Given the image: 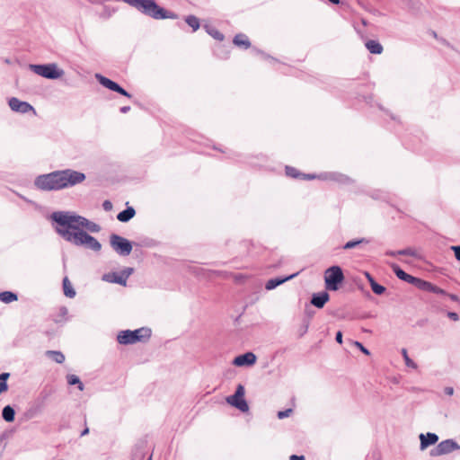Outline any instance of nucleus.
Masks as SVG:
<instances>
[{"mask_svg":"<svg viewBox=\"0 0 460 460\" xmlns=\"http://www.w3.org/2000/svg\"><path fill=\"white\" fill-rule=\"evenodd\" d=\"M290 460H305L304 456L292 455L289 457Z\"/></svg>","mask_w":460,"mask_h":460,"instance_id":"8fccbe9b","label":"nucleus"},{"mask_svg":"<svg viewBox=\"0 0 460 460\" xmlns=\"http://www.w3.org/2000/svg\"><path fill=\"white\" fill-rule=\"evenodd\" d=\"M335 340L338 343L341 344L342 343V332L341 331H339L337 333H336V337H335Z\"/></svg>","mask_w":460,"mask_h":460,"instance_id":"de8ad7c7","label":"nucleus"},{"mask_svg":"<svg viewBox=\"0 0 460 460\" xmlns=\"http://www.w3.org/2000/svg\"><path fill=\"white\" fill-rule=\"evenodd\" d=\"M185 22L190 27L192 28L193 31H196L200 26L199 20L195 15H188L185 18Z\"/></svg>","mask_w":460,"mask_h":460,"instance_id":"cd10ccee","label":"nucleus"},{"mask_svg":"<svg viewBox=\"0 0 460 460\" xmlns=\"http://www.w3.org/2000/svg\"><path fill=\"white\" fill-rule=\"evenodd\" d=\"M420 449L423 450L428 447L436 444L438 441V436L435 433L428 432L420 435Z\"/></svg>","mask_w":460,"mask_h":460,"instance_id":"2eb2a0df","label":"nucleus"},{"mask_svg":"<svg viewBox=\"0 0 460 460\" xmlns=\"http://www.w3.org/2000/svg\"><path fill=\"white\" fill-rule=\"evenodd\" d=\"M203 28L215 40H217L220 41L224 40V35L218 30H217L215 27L208 25V24H205L203 26Z\"/></svg>","mask_w":460,"mask_h":460,"instance_id":"a878e982","label":"nucleus"},{"mask_svg":"<svg viewBox=\"0 0 460 460\" xmlns=\"http://www.w3.org/2000/svg\"><path fill=\"white\" fill-rule=\"evenodd\" d=\"M447 316L450 320L454 322H457L459 320V315L455 312H448Z\"/></svg>","mask_w":460,"mask_h":460,"instance_id":"37998d69","label":"nucleus"},{"mask_svg":"<svg viewBox=\"0 0 460 460\" xmlns=\"http://www.w3.org/2000/svg\"><path fill=\"white\" fill-rule=\"evenodd\" d=\"M138 12L155 20L177 19L178 15L157 4L155 0H122Z\"/></svg>","mask_w":460,"mask_h":460,"instance_id":"7ed1b4c3","label":"nucleus"},{"mask_svg":"<svg viewBox=\"0 0 460 460\" xmlns=\"http://www.w3.org/2000/svg\"><path fill=\"white\" fill-rule=\"evenodd\" d=\"M371 288L376 295H382L385 291V288L376 282L372 283Z\"/></svg>","mask_w":460,"mask_h":460,"instance_id":"c9c22d12","label":"nucleus"},{"mask_svg":"<svg viewBox=\"0 0 460 460\" xmlns=\"http://www.w3.org/2000/svg\"><path fill=\"white\" fill-rule=\"evenodd\" d=\"M46 355L49 356L56 363L62 364L65 361V355L61 351L48 350Z\"/></svg>","mask_w":460,"mask_h":460,"instance_id":"bb28decb","label":"nucleus"},{"mask_svg":"<svg viewBox=\"0 0 460 460\" xmlns=\"http://www.w3.org/2000/svg\"><path fill=\"white\" fill-rule=\"evenodd\" d=\"M17 295L12 291L0 292V301L3 303L9 304L17 301Z\"/></svg>","mask_w":460,"mask_h":460,"instance_id":"393cba45","label":"nucleus"},{"mask_svg":"<svg viewBox=\"0 0 460 460\" xmlns=\"http://www.w3.org/2000/svg\"><path fill=\"white\" fill-rule=\"evenodd\" d=\"M354 346H356L358 349H359L365 355H369V350L363 346V344L359 341H354Z\"/></svg>","mask_w":460,"mask_h":460,"instance_id":"4c0bfd02","label":"nucleus"},{"mask_svg":"<svg viewBox=\"0 0 460 460\" xmlns=\"http://www.w3.org/2000/svg\"><path fill=\"white\" fill-rule=\"evenodd\" d=\"M450 249L454 252L456 259L460 261V245L451 246Z\"/></svg>","mask_w":460,"mask_h":460,"instance_id":"ea45409f","label":"nucleus"},{"mask_svg":"<svg viewBox=\"0 0 460 460\" xmlns=\"http://www.w3.org/2000/svg\"><path fill=\"white\" fill-rule=\"evenodd\" d=\"M150 336L151 330L143 327L134 331L126 330L119 332L117 336V341L119 344L128 345L148 340Z\"/></svg>","mask_w":460,"mask_h":460,"instance_id":"20e7f679","label":"nucleus"},{"mask_svg":"<svg viewBox=\"0 0 460 460\" xmlns=\"http://www.w3.org/2000/svg\"><path fill=\"white\" fill-rule=\"evenodd\" d=\"M367 49L372 54H381L384 50L383 46L377 40H369L365 43Z\"/></svg>","mask_w":460,"mask_h":460,"instance_id":"aec40b11","label":"nucleus"},{"mask_svg":"<svg viewBox=\"0 0 460 460\" xmlns=\"http://www.w3.org/2000/svg\"><path fill=\"white\" fill-rule=\"evenodd\" d=\"M2 417L7 422L13 421L14 420V417H15V411H14V409L12 406H10V405L4 406L3 411H2Z\"/></svg>","mask_w":460,"mask_h":460,"instance_id":"b1692460","label":"nucleus"},{"mask_svg":"<svg viewBox=\"0 0 460 460\" xmlns=\"http://www.w3.org/2000/svg\"><path fill=\"white\" fill-rule=\"evenodd\" d=\"M66 380H67L68 385H76L80 391L84 390V384L81 382V380L79 379V377L77 376L68 375L66 376Z\"/></svg>","mask_w":460,"mask_h":460,"instance_id":"c756f323","label":"nucleus"},{"mask_svg":"<svg viewBox=\"0 0 460 460\" xmlns=\"http://www.w3.org/2000/svg\"><path fill=\"white\" fill-rule=\"evenodd\" d=\"M234 44L239 47H243L244 49H248L251 46L249 39L244 34H236L234 38Z\"/></svg>","mask_w":460,"mask_h":460,"instance_id":"412c9836","label":"nucleus"},{"mask_svg":"<svg viewBox=\"0 0 460 460\" xmlns=\"http://www.w3.org/2000/svg\"><path fill=\"white\" fill-rule=\"evenodd\" d=\"M459 447V445L455 440L446 439L441 441L435 448L430 451V456H438L447 455L458 449Z\"/></svg>","mask_w":460,"mask_h":460,"instance_id":"1a4fd4ad","label":"nucleus"},{"mask_svg":"<svg viewBox=\"0 0 460 460\" xmlns=\"http://www.w3.org/2000/svg\"><path fill=\"white\" fill-rule=\"evenodd\" d=\"M444 392L447 395H453L454 394V388L451 387V386H447L445 389H444Z\"/></svg>","mask_w":460,"mask_h":460,"instance_id":"49530a36","label":"nucleus"},{"mask_svg":"<svg viewBox=\"0 0 460 460\" xmlns=\"http://www.w3.org/2000/svg\"><path fill=\"white\" fill-rule=\"evenodd\" d=\"M360 243H368V240L365 239V238H361V239H358V240H351V241H349L347 242L344 245H343V249L345 250H349V249H352V248H355L357 247L358 245H359Z\"/></svg>","mask_w":460,"mask_h":460,"instance_id":"7c9ffc66","label":"nucleus"},{"mask_svg":"<svg viewBox=\"0 0 460 460\" xmlns=\"http://www.w3.org/2000/svg\"><path fill=\"white\" fill-rule=\"evenodd\" d=\"M431 288H432L430 290L431 293L438 294V295H445V296L447 295V293L444 289L440 288L439 287H438L434 284L432 285Z\"/></svg>","mask_w":460,"mask_h":460,"instance_id":"e433bc0d","label":"nucleus"},{"mask_svg":"<svg viewBox=\"0 0 460 460\" xmlns=\"http://www.w3.org/2000/svg\"><path fill=\"white\" fill-rule=\"evenodd\" d=\"M95 78L97 81L105 88L116 92L123 96L131 97V94L128 93L125 89H123L119 84H118L116 82L100 75L96 74Z\"/></svg>","mask_w":460,"mask_h":460,"instance_id":"f8f14e48","label":"nucleus"},{"mask_svg":"<svg viewBox=\"0 0 460 460\" xmlns=\"http://www.w3.org/2000/svg\"><path fill=\"white\" fill-rule=\"evenodd\" d=\"M89 433V429L88 428H85L82 432H81V436L84 437L85 435H87Z\"/></svg>","mask_w":460,"mask_h":460,"instance_id":"5fc2aeb1","label":"nucleus"},{"mask_svg":"<svg viewBox=\"0 0 460 460\" xmlns=\"http://www.w3.org/2000/svg\"><path fill=\"white\" fill-rule=\"evenodd\" d=\"M86 179L84 172L73 169L56 170L38 175L33 181L34 187L41 191H58L73 188Z\"/></svg>","mask_w":460,"mask_h":460,"instance_id":"f03ea898","label":"nucleus"},{"mask_svg":"<svg viewBox=\"0 0 460 460\" xmlns=\"http://www.w3.org/2000/svg\"><path fill=\"white\" fill-rule=\"evenodd\" d=\"M298 275V272H296L294 274H291L289 276H287L285 278H274V279H269L266 284H265V288L267 290H272L274 288H276L277 287H279V285L285 283L286 281L288 280H290L292 279H294L295 277H296Z\"/></svg>","mask_w":460,"mask_h":460,"instance_id":"dca6fc26","label":"nucleus"},{"mask_svg":"<svg viewBox=\"0 0 460 460\" xmlns=\"http://www.w3.org/2000/svg\"><path fill=\"white\" fill-rule=\"evenodd\" d=\"M344 280V274L340 266H332L324 272V282L327 290L336 291Z\"/></svg>","mask_w":460,"mask_h":460,"instance_id":"39448f33","label":"nucleus"},{"mask_svg":"<svg viewBox=\"0 0 460 460\" xmlns=\"http://www.w3.org/2000/svg\"><path fill=\"white\" fill-rule=\"evenodd\" d=\"M402 355L403 357L405 365L408 367H411L413 369H416L418 367L417 364L412 359H411L410 357L408 356L406 349H402Z\"/></svg>","mask_w":460,"mask_h":460,"instance_id":"2f4dec72","label":"nucleus"},{"mask_svg":"<svg viewBox=\"0 0 460 460\" xmlns=\"http://www.w3.org/2000/svg\"><path fill=\"white\" fill-rule=\"evenodd\" d=\"M66 312H67L66 308H65V307L62 308V314H66Z\"/></svg>","mask_w":460,"mask_h":460,"instance_id":"4d7b16f0","label":"nucleus"},{"mask_svg":"<svg viewBox=\"0 0 460 460\" xmlns=\"http://www.w3.org/2000/svg\"><path fill=\"white\" fill-rule=\"evenodd\" d=\"M365 276H366L367 279L368 280L370 286H372L373 282H376V280L373 279V277L370 275V273L366 271Z\"/></svg>","mask_w":460,"mask_h":460,"instance_id":"09e8293b","label":"nucleus"},{"mask_svg":"<svg viewBox=\"0 0 460 460\" xmlns=\"http://www.w3.org/2000/svg\"><path fill=\"white\" fill-rule=\"evenodd\" d=\"M245 390L244 386L239 384L236 387V391L233 395L226 397V402L230 405L235 407L243 412H246L249 410V406L244 397Z\"/></svg>","mask_w":460,"mask_h":460,"instance_id":"6e6552de","label":"nucleus"},{"mask_svg":"<svg viewBox=\"0 0 460 460\" xmlns=\"http://www.w3.org/2000/svg\"><path fill=\"white\" fill-rule=\"evenodd\" d=\"M396 253L400 254V255H407V256H412V257L419 256L417 251L413 248H406V249L399 250V251H396Z\"/></svg>","mask_w":460,"mask_h":460,"instance_id":"f704fd0d","label":"nucleus"},{"mask_svg":"<svg viewBox=\"0 0 460 460\" xmlns=\"http://www.w3.org/2000/svg\"><path fill=\"white\" fill-rule=\"evenodd\" d=\"M452 301L454 302H459V297L455 294H447V295Z\"/></svg>","mask_w":460,"mask_h":460,"instance_id":"3c124183","label":"nucleus"},{"mask_svg":"<svg viewBox=\"0 0 460 460\" xmlns=\"http://www.w3.org/2000/svg\"><path fill=\"white\" fill-rule=\"evenodd\" d=\"M52 393V389H47L46 387L41 391L40 396L43 400H46Z\"/></svg>","mask_w":460,"mask_h":460,"instance_id":"79ce46f5","label":"nucleus"},{"mask_svg":"<svg viewBox=\"0 0 460 460\" xmlns=\"http://www.w3.org/2000/svg\"><path fill=\"white\" fill-rule=\"evenodd\" d=\"M147 460H152V456H149Z\"/></svg>","mask_w":460,"mask_h":460,"instance_id":"13d9d810","label":"nucleus"},{"mask_svg":"<svg viewBox=\"0 0 460 460\" xmlns=\"http://www.w3.org/2000/svg\"><path fill=\"white\" fill-rule=\"evenodd\" d=\"M318 179L322 181H334L341 185H349L353 180L349 176L337 172H327L318 175Z\"/></svg>","mask_w":460,"mask_h":460,"instance_id":"9d476101","label":"nucleus"},{"mask_svg":"<svg viewBox=\"0 0 460 460\" xmlns=\"http://www.w3.org/2000/svg\"><path fill=\"white\" fill-rule=\"evenodd\" d=\"M10 377V373L4 372L0 374V394L8 390L7 380Z\"/></svg>","mask_w":460,"mask_h":460,"instance_id":"c85d7f7f","label":"nucleus"},{"mask_svg":"<svg viewBox=\"0 0 460 460\" xmlns=\"http://www.w3.org/2000/svg\"><path fill=\"white\" fill-rule=\"evenodd\" d=\"M8 105L10 109L17 113L26 114L29 112H32L35 114V109L29 102L21 101L16 97H12L8 100Z\"/></svg>","mask_w":460,"mask_h":460,"instance_id":"9b49d317","label":"nucleus"},{"mask_svg":"<svg viewBox=\"0 0 460 460\" xmlns=\"http://www.w3.org/2000/svg\"><path fill=\"white\" fill-rule=\"evenodd\" d=\"M30 69L38 75L47 79H58L64 75V70L55 63L45 65H30Z\"/></svg>","mask_w":460,"mask_h":460,"instance_id":"423d86ee","label":"nucleus"},{"mask_svg":"<svg viewBox=\"0 0 460 460\" xmlns=\"http://www.w3.org/2000/svg\"><path fill=\"white\" fill-rule=\"evenodd\" d=\"M102 280L126 286V277L118 273H108L102 276Z\"/></svg>","mask_w":460,"mask_h":460,"instance_id":"a211bd4d","label":"nucleus"},{"mask_svg":"<svg viewBox=\"0 0 460 460\" xmlns=\"http://www.w3.org/2000/svg\"><path fill=\"white\" fill-rule=\"evenodd\" d=\"M256 356L252 352H246L234 358L233 364L237 367L252 366L256 362Z\"/></svg>","mask_w":460,"mask_h":460,"instance_id":"ddd939ff","label":"nucleus"},{"mask_svg":"<svg viewBox=\"0 0 460 460\" xmlns=\"http://www.w3.org/2000/svg\"><path fill=\"white\" fill-rule=\"evenodd\" d=\"M412 285L420 290L430 292L433 284L415 277Z\"/></svg>","mask_w":460,"mask_h":460,"instance_id":"4be33fe9","label":"nucleus"},{"mask_svg":"<svg viewBox=\"0 0 460 460\" xmlns=\"http://www.w3.org/2000/svg\"><path fill=\"white\" fill-rule=\"evenodd\" d=\"M136 215V211L134 208L128 207L126 209L122 210L117 215V219L120 222L126 223L128 222L131 218Z\"/></svg>","mask_w":460,"mask_h":460,"instance_id":"6ab92c4d","label":"nucleus"},{"mask_svg":"<svg viewBox=\"0 0 460 460\" xmlns=\"http://www.w3.org/2000/svg\"><path fill=\"white\" fill-rule=\"evenodd\" d=\"M63 290L66 296L69 298L75 296L76 293L67 277H65L63 279Z\"/></svg>","mask_w":460,"mask_h":460,"instance_id":"5701e85b","label":"nucleus"},{"mask_svg":"<svg viewBox=\"0 0 460 460\" xmlns=\"http://www.w3.org/2000/svg\"><path fill=\"white\" fill-rule=\"evenodd\" d=\"M132 272H133L132 268H127L120 274H122L124 277H126V280H127Z\"/></svg>","mask_w":460,"mask_h":460,"instance_id":"a18cd8bd","label":"nucleus"},{"mask_svg":"<svg viewBox=\"0 0 460 460\" xmlns=\"http://www.w3.org/2000/svg\"><path fill=\"white\" fill-rule=\"evenodd\" d=\"M330 3L338 4L340 3V0H328Z\"/></svg>","mask_w":460,"mask_h":460,"instance_id":"6e6d98bb","label":"nucleus"},{"mask_svg":"<svg viewBox=\"0 0 460 460\" xmlns=\"http://www.w3.org/2000/svg\"><path fill=\"white\" fill-rule=\"evenodd\" d=\"M391 268L398 279L407 283L412 284L415 277L406 273L395 263H392Z\"/></svg>","mask_w":460,"mask_h":460,"instance_id":"f3484780","label":"nucleus"},{"mask_svg":"<svg viewBox=\"0 0 460 460\" xmlns=\"http://www.w3.org/2000/svg\"><path fill=\"white\" fill-rule=\"evenodd\" d=\"M144 456L142 445H137L132 452L133 460H140Z\"/></svg>","mask_w":460,"mask_h":460,"instance_id":"72a5a7b5","label":"nucleus"},{"mask_svg":"<svg viewBox=\"0 0 460 460\" xmlns=\"http://www.w3.org/2000/svg\"><path fill=\"white\" fill-rule=\"evenodd\" d=\"M50 217L56 223V232L65 241L94 252L101 251L100 242L84 231L86 229L92 233L100 232L101 226L98 224L69 211L53 212Z\"/></svg>","mask_w":460,"mask_h":460,"instance_id":"f257e3e1","label":"nucleus"},{"mask_svg":"<svg viewBox=\"0 0 460 460\" xmlns=\"http://www.w3.org/2000/svg\"><path fill=\"white\" fill-rule=\"evenodd\" d=\"M318 175L319 174L302 173V176L300 177V179H303V180H314V179H318Z\"/></svg>","mask_w":460,"mask_h":460,"instance_id":"a19ab883","label":"nucleus"},{"mask_svg":"<svg viewBox=\"0 0 460 460\" xmlns=\"http://www.w3.org/2000/svg\"><path fill=\"white\" fill-rule=\"evenodd\" d=\"M286 174L288 177L294 179H300V177L302 176V172H298L296 168L292 166H286Z\"/></svg>","mask_w":460,"mask_h":460,"instance_id":"473e14b6","label":"nucleus"},{"mask_svg":"<svg viewBox=\"0 0 460 460\" xmlns=\"http://www.w3.org/2000/svg\"><path fill=\"white\" fill-rule=\"evenodd\" d=\"M292 412V410L291 409H287L285 411H279L278 412V418L282 420L284 418H287L290 415V413Z\"/></svg>","mask_w":460,"mask_h":460,"instance_id":"58836bf2","label":"nucleus"},{"mask_svg":"<svg viewBox=\"0 0 460 460\" xmlns=\"http://www.w3.org/2000/svg\"><path fill=\"white\" fill-rule=\"evenodd\" d=\"M130 110V107L129 106H123L119 109L120 112L121 113H127L128 111H129Z\"/></svg>","mask_w":460,"mask_h":460,"instance_id":"603ef678","label":"nucleus"},{"mask_svg":"<svg viewBox=\"0 0 460 460\" xmlns=\"http://www.w3.org/2000/svg\"><path fill=\"white\" fill-rule=\"evenodd\" d=\"M386 255L394 257V256H396L398 254L396 253V251H387L386 252Z\"/></svg>","mask_w":460,"mask_h":460,"instance_id":"864d4df0","label":"nucleus"},{"mask_svg":"<svg viewBox=\"0 0 460 460\" xmlns=\"http://www.w3.org/2000/svg\"><path fill=\"white\" fill-rule=\"evenodd\" d=\"M110 243L112 249L121 256H128L132 251L131 243L128 239L116 234L111 235Z\"/></svg>","mask_w":460,"mask_h":460,"instance_id":"0eeeda50","label":"nucleus"},{"mask_svg":"<svg viewBox=\"0 0 460 460\" xmlns=\"http://www.w3.org/2000/svg\"><path fill=\"white\" fill-rule=\"evenodd\" d=\"M102 208L105 211H110L112 208V203L110 200H105L102 203Z\"/></svg>","mask_w":460,"mask_h":460,"instance_id":"c03bdc74","label":"nucleus"},{"mask_svg":"<svg viewBox=\"0 0 460 460\" xmlns=\"http://www.w3.org/2000/svg\"><path fill=\"white\" fill-rule=\"evenodd\" d=\"M329 299V294L326 291H322L313 294L311 304L317 308H323Z\"/></svg>","mask_w":460,"mask_h":460,"instance_id":"4468645a","label":"nucleus"}]
</instances>
